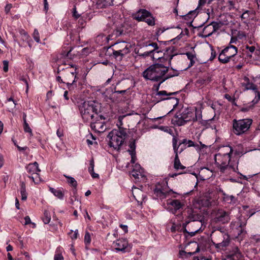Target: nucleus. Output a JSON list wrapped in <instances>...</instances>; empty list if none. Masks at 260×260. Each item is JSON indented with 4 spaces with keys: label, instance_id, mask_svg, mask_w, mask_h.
Listing matches in <instances>:
<instances>
[{
    "label": "nucleus",
    "instance_id": "1",
    "mask_svg": "<svg viewBox=\"0 0 260 260\" xmlns=\"http://www.w3.org/2000/svg\"><path fill=\"white\" fill-rule=\"evenodd\" d=\"M174 56V54H169L167 50L164 57H159L158 62L151 65L143 72V77L151 81H161V83L167 79L178 76V71L170 68L171 60Z\"/></svg>",
    "mask_w": 260,
    "mask_h": 260
},
{
    "label": "nucleus",
    "instance_id": "2",
    "mask_svg": "<svg viewBox=\"0 0 260 260\" xmlns=\"http://www.w3.org/2000/svg\"><path fill=\"white\" fill-rule=\"evenodd\" d=\"M233 152L232 147L224 146L215 155V163L221 172L230 174L231 171L236 172L238 170V162L234 161L231 157Z\"/></svg>",
    "mask_w": 260,
    "mask_h": 260
},
{
    "label": "nucleus",
    "instance_id": "3",
    "mask_svg": "<svg viewBox=\"0 0 260 260\" xmlns=\"http://www.w3.org/2000/svg\"><path fill=\"white\" fill-rule=\"evenodd\" d=\"M126 130L123 127L114 129L108 135L109 138V146L114 149L119 150L126 137Z\"/></svg>",
    "mask_w": 260,
    "mask_h": 260
},
{
    "label": "nucleus",
    "instance_id": "4",
    "mask_svg": "<svg viewBox=\"0 0 260 260\" xmlns=\"http://www.w3.org/2000/svg\"><path fill=\"white\" fill-rule=\"evenodd\" d=\"M79 110L82 118L85 121L90 122L94 117L98 118V108L93 103L84 102L80 106Z\"/></svg>",
    "mask_w": 260,
    "mask_h": 260
},
{
    "label": "nucleus",
    "instance_id": "5",
    "mask_svg": "<svg viewBox=\"0 0 260 260\" xmlns=\"http://www.w3.org/2000/svg\"><path fill=\"white\" fill-rule=\"evenodd\" d=\"M213 243L216 248L223 249L226 247L230 243V237L224 230H216L213 232Z\"/></svg>",
    "mask_w": 260,
    "mask_h": 260
},
{
    "label": "nucleus",
    "instance_id": "6",
    "mask_svg": "<svg viewBox=\"0 0 260 260\" xmlns=\"http://www.w3.org/2000/svg\"><path fill=\"white\" fill-rule=\"evenodd\" d=\"M203 225L202 220L186 221L183 224V228L184 232L188 233L189 236L192 237L196 234L203 231Z\"/></svg>",
    "mask_w": 260,
    "mask_h": 260
},
{
    "label": "nucleus",
    "instance_id": "7",
    "mask_svg": "<svg viewBox=\"0 0 260 260\" xmlns=\"http://www.w3.org/2000/svg\"><path fill=\"white\" fill-rule=\"evenodd\" d=\"M252 122L251 119H243L233 121V132L237 135H240L247 132Z\"/></svg>",
    "mask_w": 260,
    "mask_h": 260
},
{
    "label": "nucleus",
    "instance_id": "8",
    "mask_svg": "<svg viewBox=\"0 0 260 260\" xmlns=\"http://www.w3.org/2000/svg\"><path fill=\"white\" fill-rule=\"evenodd\" d=\"M155 196L160 199H164L168 197L176 198V192L170 189L166 183L160 184L159 183L156 185L154 190Z\"/></svg>",
    "mask_w": 260,
    "mask_h": 260
},
{
    "label": "nucleus",
    "instance_id": "9",
    "mask_svg": "<svg viewBox=\"0 0 260 260\" xmlns=\"http://www.w3.org/2000/svg\"><path fill=\"white\" fill-rule=\"evenodd\" d=\"M131 47V44L127 42H117L113 45V54L115 57H122L130 52Z\"/></svg>",
    "mask_w": 260,
    "mask_h": 260
},
{
    "label": "nucleus",
    "instance_id": "10",
    "mask_svg": "<svg viewBox=\"0 0 260 260\" xmlns=\"http://www.w3.org/2000/svg\"><path fill=\"white\" fill-rule=\"evenodd\" d=\"M177 93V92L168 93L166 90H161V91H157L155 94V98L156 99V102H159L161 101L169 100V104L173 105V108L168 113H169L172 111H173L175 108V107L178 105V104L179 103V100L177 98H169L167 96L172 95H175Z\"/></svg>",
    "mask_w": 260,
    "mask_h": 260
},
{
    "label": "nucleus",
    "instance_id": "11",
    "mask_svg": "<svg viewBox=\"0 0 260 260\" xmlns=\"http://www.w3.org/2000/svg\"><path fill=\"white\" fill-rule=\"evenodd\" d=\"M182 115L186 123L191 121H198L202 117L201 112L197 109L195 111L187 109L182 113Z\"/></svg>",
    "mask_w": 260,
    "mask_h": 260
},
{
    "label": "nucleus",
    "instance_id": "12",
    "mask_svg": "<svg viewBox=\"0 0 260 260\" xmlns=\"http://www.w3.org/2000/svg\"><path fill=\"white\" fill-rule=\"evenodd\" d=\"M112 247L116 251H121L123 253L128 252L131 249L128 241L125 239H120L114 241Z\"/></svg>",
    "mask_w": 260,
    "mask_h": 260
},
{
    "label": "nucleus",
    "instance_id": "13",
    "mask_svg": "<svg viewBox=\"0 0 260 260\" xmlns=\"http://www.w3.org/2000/svg\"><path fill=\"white\" fill-rule=\"evenodd\" d=\"M177 138L176 137H173L172 140L173 147L174 153H175V156L174 159V167L175 169L183 170L185 169V167L181 165L178 157V147H177Z\"/></svg>",
    "mask_w": 260,
    "mask_h": 260
},
{
    "label": "nucleus",
    "instance_id": "14",
    "mask_svg": "<svg viewBox=\"0 0 260 260\" xmlns=\"http://www.w3.org/2000/svg\"><path fill=\"white\" fill-rule=\"evenodd\" d=\"M219 27L220 26L219 23L215 22H212L204 28L203 32L205 37H208L217 30L219 28Z\"/></svg>",
    "mask_w": 260,
    "mask_h": 260
},
{
    "label": "nucleus",
    "instance_id": "15",
    "mask_svg": "<svg viewBox=\"0 0 260 260\" xmlns=\"http://www.w3.org/2000/svg\"><path fill=\"white\" fill-rule=\"evenodd\" d=\"M230 220L229 214L224 211H219L216 216L213 219V222L215 223H225Z\"/></svg>",
    "mask_w": 260,
    "mask_h": 260
},
{
    "label": "nucleus",
    "instance_id": "16",
    "mask_svg": "<svg viewBox=\"0 0 260 260\" xmlns=\"http://www.w3.org/2000/svg\"><path fill=\"white\" fill-rule=\"evenodd\" d=\"M223 53H225V56H226L230 60L233 57H234L233 61H235L236 58H241L240 56L235 57L237 53V48L236 47L232 45L224 48L223 49Z\"/></svg>",
    "mask_w": 260,
    "mask_h": 260
},
{
    "label": "nucleus",
    "instance_id": "17",
    "mask_svg": "<svg viewBox=\"0 0 260 260\" xmlns=\"http://www.w3.org/2000/svg\"><path fill=\"white\" fill-rule=\"evenodd\" d=\"M149 14V12L145 9H140L137 12L133 14L134 19L138 21H143L146 17Z\"/></svg>",
    "mask_w": 260,
    "mask_h": 260
},
{
    "label": "nucleus",
    "instance_id": "18",
    "mask_svg": "<svg viewBox=\"0 0 260 260\" xmlns=\"http://www.w3.org/2000/svg\"><path fill=\"white\" fill-rule=\"evenodd\" d=\"M94 119L90 121V126L92 129L95 132L102 133L105 130V127L104 123L100 121H94Z\"/></svg>",
    "mask_w": 260,
    "mask_h": 260
},
{
    "label": "nucleus",
    "instance_id": "19",
    "mask_svg": "<svg viewBox=\"0 0 260 260\" xmlns=\"http://www.w3.org/2000/svg\"><path fill=\"white\" fill-rule=\"evenodd\" d=\"M27 172L31 175L36 172H40V169L39 168L38 164L35 161L34 163L29 164L26 167Z\"/></svg>",
    "mask_w": 260,
    "mask_h": 260
},
{
    "label": "nucleus",
    "instance_id": "20",
    "mask_svg": "<svg viewBox=\"0 0 260 260\" xmlns=\"http://www.w3.org/2000/svg\"><path fill=\"white\" fill-rule=\"evenodd\" d=\"M142 173L143 169L140 165L136 164L131 172L132 176L136 179H139L140 176H142Z\"/></svg>",
    "mask_w": 260,
    "mask_h": 260
},
{
    "label": "nucleus",
    "instance_id": "21",
    "mask_svg": "<svg viewBox=\"0 0 260 260\" xmlns=\"http://www.w3.org/2000/svg\"><path fill=\"white\" fill-rule=\"evenodd\" d=\"M49 191L52 193L54 196L60 200H62L64 197V191L62 188H54L49 187Z\"/></svg>",
    "mask_w": 260,
    "mask_h": 260
},
{
    "label": "nucleus",
    "instance_id": "22",
    "mask_svg": "<svg viewBox=\"0 0 260 260\" xmlns=\"http://www.w3.org/2000/svg\"><path fill=\"white\" fill-rule=\"evenodd\" d=\"M167 204L171 205L175 210H179L183 206V204L178 200H167Z\"/></svg>",
    "mask_w": 260,
    "mask_h": 260
},
{
    "label": "nucleus",
    "instance_id": "23",
    "mask_svg": "<svg viewBox=\"0 0 260 260\" xmlns=\"http://www.w3.org/2000/svg\"><path fill=\"white\" fill-rule=\"evenodd\" d=\"M75 72H70L68 75L67 80L68 82L67 84L68 88L70 89V86H72L76 81V76L75 75Z\"/></svg>",
    "mask_w": 260,
    "mask_h": 260
},
{
    "label": "nucleus",
    "instance_id": "24",
    "mask_svg": "<svg viewBox=\"0 0 260 260\" xmlns=\"http://www.w3.org/2000/svg\"><path fill=\"white\" fill-rule=\"evenodd\" d=\"M201 119L200 120H198V121L202 125L205 126L206 128L211 127L212 129L215 128V125L211 124L213 119V118L208 120H202Z\"/></svg>",
    "mask_w": 260,
    "mask_h": 260
},
{
    "label": "nucleus",
    "instance_id": "25",
    "mask_svg": "<svg viewBox=\"0 0 260 260\" xmlns=\"http://www.w3.org/2000/svg\"><path fill=\"white\" fill-rule=\"evenodd\" d=\"M188 221H195L197 220H202L201 216L196 214L192 210H188Z\"/></svg>",
    "mask_w": 260,
    "mask_h": 260
},
{
    "label": "nucleus",
    "instance_id": "26",
    "mask_svg": "<svg viewBox=\"0 0 260 260\" xmlns=\"http://www.w3.org/2000/svg\"><path fill=\"white\" fill-rule=\"evenodd\" d=\"M184 119L183 118V117L181 115L180 117H179L178 116L174 117V118L172 119V122L174 125H176L178 126H182L186 124L185 121H184Z\"/></svg>",
    "mask_w": 260,
    "mask_h": 260
},
{
    "label": "nucleus",
    "instance_id": "27",
    "mask_svg": "<svg viewBox=\"0 0 260 260\" xmlns=\"http://www.w3.org/2000/svg\"><path fill=\"white\" fill-rule=\"evenodd\" d=\"M146 47H152L151 50L145 52L143 55L148 56L158 49V45L156 43H152L146 46Z\"/></svg>",
    "mask_w": 260,
    "mask_h": 260
},
{
    "label": "nucleus",
    "instance_id": "28",
    "mask_svg": "<svg viewBox=\"0 0 260 260\" xmlns=\"http://www.w3.org/2000/svg\"><path fill=\"white\" fill-rule=\"evenodd\" d=\"M223 195V200L229 204H234L237 201L236 197L233 195H228L225 193H224Z\"/></svg>",
    "mask_w": 260,
    "mask_h": 260
},
{
    "label": "nucleus",
    "instance_id": "29",
    "mask_svg": "<svg viewBox=\"0 0 260 260\" xmlns=\"http://www.w3.org/2000/svg\"><path fill=\"white\" fill-rule=\"evenodd\" d=\"M143 21L146 22L149 26H154L155 24V18L150 12H149V14L146 17Z\"/></svg>",
    "mask_w": 260,
    "mask_h": 260
},
{
    "label": "nucleus",
    "instance_id": "30",
    "mask_svg": "<svg viewBox=\"0 0 260 260\" xmlns=\"http://www.w3.org/2000/svg\"><path fill=\"white\" fill-rule=\"evenodd\" d=\"M213 200L210 197H205L201 200V204L205 207H209L211 205Z\"/></svg>",
    "mask_w": 260,
    "mask_h": 260
},
{
    "label": "nucleus",
    "instance_id": "31",
    "mask_svg": "<svg viewBox=\"0 0 260 260\" xmlns=\"http://www.w3.org/2000/svg\"><path fill=\"white\" fill-rule=\"evenodd\" d=\"M39 173V172H36L28 176L35 184H38L41 181V179Z\"/></svg>",
    "mask_w": 260,
    "mask_h": 260
},
{
    "label": "nucleus",
    "instance_id": "32",
    "mask_svg": "<svg viewBox=\"0 0 260 260\" xmlns=\"http://www.w3.org/2000/svg\"><path fill=\"white\" fill-rule=\"evenodd\" d=\"M218 59L222 63H226L230 61L229 58L225 56V53H223V50L219 54Z\"/></svg>",
    "mask_w": 260,
    "mask_h": 260
},
{
    "label": "nucleus",
    "instance_id": "33",
    "mask_svg": "<svg viewBox=\"0 0 260 260\" xmlns=\"http://www.w3.org/2000/svg\"><path fill=\"white\" fill-rule=\"evenodd\" d=\"M20 193L21 195V200L23 201L26 200L27 199V193L25 190V185L23 182L21 184Z\"/></svg>",
    "mask_w": 260,
    "mask_h": 260
},
{
    "label": "nucleus",
    "instance_id": "34",
    "mask_svg": "<svg viewBox=\"0 0 260 260\" xmlns=\"http://www.w3.org/2000/svg\"><path fill=\"white\" fill-rule=\"evenodd\" d=\"M181 144L187 145V147H194L195 146L194 142L190 140H187L186 139H183L180 143L178 146L177 145V147H179Z\"/></svg>",
    "mask_w": 260,
    "mask_h": 260
},
{
    "label": "nucleus",
    "instance_id": "35",
    "mask_svg": "<svg viewBox=\"0 0 260 260\" xmlns=\"http://www.w3.org/2000/svg\"><path fill=\"white\" fill-rule=\"evenodd\" d=\"M51 220V216L49 211L45 210L44 212V217L43 221L45 224L48 223Z\"/></svg>",
    "mask_w": 260,
    "mask_h": 260
},
{
    "label": "nucleus",
    "instance_id": "36",
    "mask_svg": "<svg viewBox=\"0 0 260 260\" xmlns=\"http://www.w3.org/2000/svg\"><path fill=\"white\" fill-rule=\"evenodd\" d=\"M250 14H252L251 11L246 10L241 15V18L242 20L247 21L249 19Z\"/></svg>",
    "mask_w": 260,
    "mask_h": 260
},
{
    "label": "nucleus",
    "instance_id": "37",
    "mask_svg": "<svg viewBox=\"0 0 260 260\" xmlns=\"http://www.w3.org/2000/svg\"><path fill=\"white\" fill-rule=\"evenodd\" d=\"M199 250H200V249H199V246L197 247L196 251L194 252H186V251H185L184 250H181L179 251V256H180V257H182L184 256H186L187 254L190 256V255L193 254L194 253L199 252Z\"/></svg>",
    "mask_w": 260,
    "mask_h": 260
},
{
    "label": "nucleus",
    "instance_id": "38",
    "mask_svg": "<svg viewBox=\"0 0 260 260\" xmlns=\"http://www.w3.org/2000/svg\"><path fill=\"white\" fill-rule=\"evenodd\" d=\"M129 147L130 148V149L128 150V151L129 152V153H131L132 152H135L136 142H135V140L132 139V140H130L129 144Z\"/></svg>",
    "mask_w": 260,
    "mask_h": 260
},
{
    "label": "nucleus",
    "instance_id": "39",
    "mask_svg": "<svg viewBox=\"0 0 260 260\" xmlns=\"http://www.w3.org/2000/svg\"><path fill=\"white\" fill-rule=\"evenodd\" d=\"M64 176L67 178L68 179V182L69 184H70L71 185H72V186L75 187H76L77 186V182L74 178H73L72 177L68 176L66 175H64Z\"/></svg>",
    "mask_w": 260,
    "mask_h": 260
},
{
    "label": "nucleus",
    "instance_id": "40",
    "mask_svg": "<svg viewBox=\"0 0 260 260\" xmlns=\"http://www.w3.org/2000/svg\"><path fill=\"white\" fill-rule=\"evenodd\" d=\"M19 33L22 36L23 40L28 41L30 38V37L28 35L27 32L23 29L19 30Z\"/></svg>",
    "mask_w": 260,
    "mask_h": 260
},
{
    "label": "nucleus",
    "instance_id": "41",
    "mask_svg": "<svg viewBox=\"0 0 260 260\" xmlns=\"http://www.w3.org/2000/svg\"><path fill=\"white\" fill-rule=\"evenodd\" d=\"M32 37L34 40L37 42H40V34L38 30L37 29H35L34 33L32 34Z\"/></svg>",
    "mask_w": 260,
    "mask_h": 260
},
{
    "label": "nucleus",
    "instance_id": "42",
    "mask_svg": "<svg viewBox=\"0 0 260 260\" xmlns=\"http://www.w3.org/2000/svg\"><path fill=\"white\" fill-rule=\"evenodd\" d=\"M23 128L25 132L28 133L30 136L32 135V130L27 122L23 123Z\"/></svg>",
    "mask_w": 260,
    "mask_h": 260
},
{
    "label": "nucleus",
    "instance_id": "43",
    "mask_svg": "<svg viewBox=\"0 0 260 260\" xmlns=\"http://www.w3.org/2000/svg\"><path fill=\"white\" fill-rule=\"evenodd\" d=\"M69 235H70V237L72 238V239L75 240L78 238V231L76 230L74 232L73 230H71V232L69 233Z\"/></svg>",
    "mask_w": 260,
    "mask_h": 260
},
{
    "label": "nucleus",
    "instance_id": "44",
    "mask_svg": "<svg viewBox=\"0 0 260 260\" xmlns=\"http://www.w3.org/2000/svg\"><path fill=\"white\" fill-rule=\"evenodd\" d=\"M90 241V235L88 232H86L84 236V242L86 244H89Z\"/></svg>",
    "mask_w": 260,
    "mask_h": 260
},
{
    "label": "nucleus",
    "instance_id": "45",
    "mask_svg": "<svg viewBox=\"0 0 260 260\" xmlns=\"http://www.w3.org/2000/svg\"><path fill=\"white\" fill-rule=\"evenodd\" d=\"M3 70L5 72H7L9 70V62L7 60H4L3 61Z\"/></svg>",
    "mask_w": 260,
    "mask_h": 260
},
{
    "label": "nucleus",
    "instance_id": "46",
    "mask_svg": "<svg viewBox=\"0 0 260 260\" xmlns=\"http://www.w3.org/2000/svg\"><path fill=\"white\" fill-rule=\"evenodd\" d=\"M94 160L92 158L90 161V166L88 168V171L89 173L94 171Z\"/></svg>",
    "mask_w": 260,
    "mask_h": 260
},
{
    "label": "nucleus",
    "instance_id": "47",
    "mask_svg": "<svg viewBox=\"0 0 260 260\" xmlns=\"http://www.w3.org/2000/svg\"><path fill=\"white\" fill-rule=\"evenodd\" d=\"M54 260H63V257L61 254L56 253L54 255Z\"/></svg>",
    "mask_w": 260,
    "mask_h": 260
},
{
    "label": "nucleus",
    "instance_id": "48",
    "mask_svg": "<svg viewBox=\"0 0 260 260\" xmlns=\"http://www.w3.org/2000/svg\"><path fill=\"white\" fill-rule=\"evenodd\" d=\"M124 117H125V116H120L118 117V123H117V125L118 126V128L122 127L121 126L122 125V120H123Z\"/></svg>",
    "mask_w": 260,
    "mask_h": 260
},
{
    "label": "nucleus",
    "instance_id": "49",
    "mask_svg": "<svg viewBox=\"0 0 260 260\" xmlns=\"http://www.w3.org/2000/svg\"><path fill=\"white\" fill-rule=\"evenodd\" d=\"M130 155H131V162L132 164H134L136 160V152H131L129 153Z\"/></svg>",
    "mask_w": 260,
    "mask_h": 260
},
{
    "label": "nucleus",
    "instance_id": "50",
    "mask_svg": "<svg viewBox=\"0 0 260 260\" xmlns=\"http://www.w3.org/2000/svg\"><path fill=\"white\" fill-rule=\"evenodd\" d=\"M12 7V4H7L5 8V11L6 13H8L10 12Z\"/></svg>",
    "mask_w": 260,
    "mask_h": 260
},
{
    "label": "nucleus",
    "instance_id": "51",
    "mask_svg": "<svg viewBox=\"0 0 260 260\" xmlns=\"http://www.w3.org/2000/svg\"><path fill=\"white\" fill-rule=\"evenodd\" d=\"M125 92H126V90H125L115 91L112 93V96H116V95L117 94H119V93L123 94V93H124Z\"/></svg>",
    "mask_w": 260,
    "mask_h": 260
},
{
    "label": "nucleus",
    "instance_id": "52",
    "mask_svg": "<svg viewBox=\"0 0 260 260\" xmlns=\"http://www.w3.org/2000/svg\"><path fill=\"white\" fill-rule=\"evenodd\" d=\"M186 55L187 56L188 59H189L190 61H192V60H194L195 56L193 54L191 53H187Z\"/></svg>",
    "mask_w": 260,
    "mask_h": 260
},
{
    "label": "nucleus",
    "instance_id": "53",
    "mask_svg": "<svg viewBox=\"0 0 260 260\" xmlns=\"http://www.w3.org/2000/svg\"><path fill=\"white\" fill-rule=\"evenodd\" d=\"M80 14H78L77 11L76 10V8L75 7L73 9V16L77 19L80 17Z\"/></svg>",
    "mask_w": 260,
    "mask_h": 260
},
{
    "label": "nucleus",
    "instance_id": "54",
    "mask_svg": "<svg viewBox=\"0 0 260 260\" xmlns=\"http://www.w3.org/2000/svg\"><path fill=\"white\" fill-rule=\"evenodd\" d=\"M20 80L21 81H23L26 84V92H27L28 91V82L27 81V80L26 78H25L24 77H21V78L20 79Z\"/></svg>",
    "mask_w": 260,
    "mask_h": 260
},
{
    "label": "nucleus",
    "instance_id": "55",
    "mask_svg": "<svg viewBox=\"0 0 260 260\" xmlns=\"http://www.w3.org/2000/svg\"><path fill=\"white\" fill-rule=\"evenodd\" d=\"M246 49H247L250 53H253L255 50V47L253 46H248L247 45L246 46Z\"/></svg>",
    "mask_w": 260,
    "mask_h": 260
},
{
    "label": "nucleus",
    "instance_id": "56",
    "mask_svg": "<svg viewBox=\"0 0 260 260\" xmlns=\"http://www.w3.org/2000/svg\"><path fill=\"white\" fill-rule=\"evenodd\" d=\"M44 10L46 12H47L49 9V5L47 2V0H44Z\"/></svg>",
    "mask_w": 260,
    "mask_h": 260
},
{
    "label": "nucleus",
    "instance_id": "57",
    "mask_svg": "<svg viewBox=\"0 0 260 260\" xmlns=\"http://www.w3.org/2000/svg\"><path fill=\"white\" fill-rule=\"evenodd\" d=\"M25 220V224L27 225L31 223V220L30 218L28 216H26L24 218Z\"/></svg>",
    "mask_w": 260,
    "mask_h": 260
},
{
    "label": "nucleus",
    "instance_id": "58",
    "mask_svg": "<svg viewBox=\"0 0 260 260\" xmlns=\"http://www.w3.org/2000/svg\"><path fill=\"white\" fill-rule=\"evenodd\" d=\"M165 29L163 28H159L157 29L156 34L157 36L161 35L164 31Z\"/></svg>",
    "mask_w": 260,
    "mask_h": 260
},
{
    "label": "nucleus",
    "instance_id": "59",
    "mask_svg": "<svg viewBox=\"0 0 260 260\" xmlns=\"http://www.w3.org/2000/svg\"><path fill=\"white\" fill-rule=\"evenodd\" d=\"M104 2L105 3L106 5L108 6H111L113 4V0H104Z\"/></svg>",
    "mask_w": 260,
    "mask_h": 260
},
{
    "label": "nucleus",
    "instance_id": "60",
    "mask_svg": "<svg viewBox=\"0 0 260 260\" xmlns=\"http://www.w3.org/2000/svg\"><path fill=\"white\" fill-rule=\"evenodd\" d=\"M89 173L91 175V176H92V177L93 178H98L99 177V174H98L96 173H95L94 172V171L93 172H91Z\"/></svg>",
    "mask_w": 260,
    "mask_h": 260
},
{
    "label": "nucleus",
    "instance_id": "61",
    "mask_svg": "<svg viewBox=\"0 0 260 260\" xmlns=\"http://www.w3.org/2000/svg\"><path fill=\"white\" fill-rule=\"evenodd\" d=\"M120 227L125 232H127L128 231V228L127 226L126 225L123 224H120Z\"/></svg>",
    "mask_w": 260,
    "mask_h": 260
},
{
    "label": "nucleus",
    "instance_id": "62",
    "mask_svg": "<svg viewBox=\"0 0 260 260\" xmlns=\"http://www.w3.org/2000/svg\"><path fill=\"white\" fill-rule=\"evenodd\" d=\"M194 260H210L208 258H206L205 256H200L198 257L197 258H195Z\"/></svg>",
    "mask_w": 260,
    "mask_h": 260
},
{
    "label": "nucleus",
    "instance_id": "63",
    "mask_svg": "<svg viewBox=\"0 0 260 260\" xmlns=\"http://www.w3.org/2000/svg\"><path fill=\"white\" fill-rule=\"evenodd\" d=\"M228 3L230 7L234 8L236 2L234 1H229Z\"/></svg>",
    "mask_w": 260,
    "mask_h": 260
},
{
    "label": "nucleus",
    "instance_id": "64",
    "mask_svg": "<svg viewBox=\"0 0 260 260\" xmlns=\"http://www.w3.org/2000/svg\"><path fill=\"white\" fill-rule=\"evenodd\" d=\"M233 255H240V253L239 251V249L237 247L234 248V253L233 254Z\"/></svg>",
    "mask_w": 260,
    "mask_h": 260
}]
</instances>
